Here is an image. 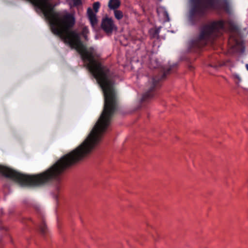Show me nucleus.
Listing matches in <instances>:
<instances>
[{"label": "nucleus", "instance_id": "1", "mask_svg": "<svg viewBox=\"0 0 248 248\" xmlns=\"http://www.w3.org/2000/svg\"><path fill=\"white\" fill-rule=\"evenodd\" d=\"M30 1L42 11L49 21L53 33L59 36L65 44L77 50L102 90L115 91L114 87L116 76L115 73L95 59V49L93 47L87 48L81 40L79 33L75 31L70 30L75 23L74 16L67 13L62 19L60 14L55 11L54 6L49 2V0Z\"/></svg>", "mask_w": 248, "mask_h": 248}, {"label": "nucleus", "instance_id": "2", "mask_svg": "<svg viewBox=\"0 0 248 248\" xmlns=\"http://www.w3.org/2000/svg\"><path fill=\"white\" fill-rule=\"evenodd\" d=\"M176 66L177 64L175 63L166 68L156 59H150L149 67L153 71L152 78L149 79L146 85L145 92L141 98L142 102L148 101L155 96L156 91L161 86L162 81L170 74L172 69Z\"/></svg>", "mask_w": 248, "mask_h": 248}, {"label": "nucleus", "instance_id": "3", "mask_svg": "<svg viewBox=\"0 0 248 248\" xmlns=\"http://www.w3.org/2000/svg\"><path fill=\"white\" fill-rule=\"evenodd\" d=\"M225 25L223 20H214L202 25L199 35L189 44L190 51H195L220 36L225 30Z\"/></svg>", "mask_w": 248, "mask_h": 248}, {"label": "nucleus", "instance_id": "4", "mask_svg": "<svg viewBox=\"0 0 248 248\" xmlns=\"http://www.w3.org/2000/svg\"><path fill=\"white\" fill-rule=\"evenodd\" d=\"M186 17L189 24L195 26L201 23L210 10L218 9L219 0H188Z\"/></svg>", "mask_w": 248, "mask_h": 248}, {"label": "nucleus", "instance_id": "5", "mask_svg": "<svg viewBox=\"0 0 248 248\" xmlns=\"http://www.w3.org/2000/svg\"><path fill=\"white\" fill-rule=\"evenodd\" d=\"M228 41L233 51L239 53H243L244 52V44L241 38H237L234 35H232Z\"/></svg>", "mask_w": 248, "mask_h": 248}, {"label": "nucleus", "instance_id": "6", "mask_svg": "<svg viewBox=\"0 0 248 248\" xmlns=\"http://www.w3.org/2000/svg\"><path fill=\"white\" fill-rule=\"evenodd\" d=\"M101 27L107 33H111L116 27L111 18L105 17L102 19Z\"/></svg>", "mask_w": 248, "mask_h": 248}, {"label": "nucleus", "instance_id": "7", "mask_svg": "<svg viewBox=\"0 0 248 248\" xmlns=\"http://www.w3.org/2000/svg\"><path fill=\"white\" fill-rule=\"evenodd\" d=\"M225 65L226 66L229 67L230 68V70L232 72V78L234 80L235 83L236 84H238L240 82L242 81V78L240 75L232 71L231 68L234 67V63L232 62L230 60H227L223 62V64L221 65Z\"/></svg>", "mask_w": 248, "mask_h": 248}, {"label": "nucleus", "instance_id": "8", "mask_svg": "<svg viewBox=\"0 0 248 248\" xmlns=\"http://www.w3.org/2000/svg\"><path fill=\"white\" fill-rule=\"evenodd\" d=\"M87 15L92 26H95L97 23L96 14L93 11L91 8H88L87 10Z\"/></svg>", "mask_w": 248, "mask_h": 248}, {"label": "nucleus", "instance_id": "9", "mask_svg": "<svg viewBox=\"0 0 248 248\" xmlns=\"http://www.w3.org/2000/svg\"><path fill=\"white\" fill-rule=\"evenodd\" d=\"M38 230L40 233L43 236L45 237L46 235L48 230L43 217L41 219V222L38 226Z\"/></svg>", "mask_w": 248, "mask_h": 248}, {"label": "nucleus", "instance_id": "10", "mask_svg": "<svg viewBox=\"0 0 248 248\" xmlns=\"http://www.w3.org/2000/svg\"><path fill=\"white\" fill-rule=\"evenodd\" d=\"M121 5L120 0H109L108 2V7L110 10L117 9Z\"/></svg>", "mask_w": 248, "mask_h": 248}, {"label": "nucleus", "instance_id": "11", "mask_svg": "<svg viewBox=\"0 0 248 248\" xmlns=\"http://www.w3.org/2000/svg\"><path fill=\"white\" fill-rule=\"evenodd\" d=\"M114 15L116 19L117 20H121L123 18L124 16L123 13L117 9L114 10Z\"/></svg>", "mask_w": 248, "mask_h": 248}, {"label": "nucleus", "instance_id": "12", "mask_svg": "<svg viewBox=\"0 0 248 248\" xmlns=\"http://www.w3.org/2000/svg\"><path fill=\"white\" fill-rule=\"evenodd\" d=\"M100 6V3L99 2H95L93 4V9L95 13H97Z\"/></svg>", "mask_w": 248, "mask_h": 248}, {"label": "nucleus", "instance_id": "13", "mask_svg": "<svg viewBox=\"0 0 248 248\" xmlns=\"http://www.w3.org/2000/svg\"><path fill=\"white\" fill-rule=\"evenodd\" d=\"M223 7L224 9L227 11L229 12L230 10L229 4L227 0H223Z\"/></svg>", "mask_w": 248, "mask_h": 248}, {"label": "nucleus", "instance_id": "14", "mask_svg": "<svg viewBox=\"0 0 248 248\" xmlns=\"http://www.w3.org/2000/svg\"><path fill=\"white\" fill-rule=\"evenodd\" d=\"M72 1L74 6H78L82 4L81 0H72Z\"/></svg>", "mask_w": 248, "mask_h": 248}, {"label": "nucleus", "instance_id": "15", "mask_svg": "<svg viewBox=\"0 0 248 248\" xmlns=\"http://www.w3.org/2000/svg\"><path fill=\"white\" fill-rule=\"evenodd\" d=\"M89 33V30L87 27H84L81 31V35H84L87 34Z\"/></svg>", "mask_w": 248, "mask_h": 248}, {"label": "nucleus", "instance_id": "16", "mask_svg": "<svg viewBox=\"0 0 248 248\" xmlns=\"http://www.w3.org/2000/svg\"><path fill=\"white\" fill-rule=\"evenodd\" d=\"M231 27L236 32H238L239 31V28L236 25H231Z\"/></svg>", "mask_w": 248, "mask_h": 248}, {"label": "nucleus", "instance_id": "17", "mask_svg": "<svg viewBox=\"0 0 248 248\" xmlns=\"http://www.w3.org/2000/svg\"><path fill=\"white\" fill-rule=\"evenodd\" d=\"M153 31H154V33H153V37H155L156 36L158 35V34H159V29H155V30H154Z\"/></svg>", "mask_w": 248, "mask_h": 248}, {"label": "nucleus", "instance_id": "18", "mask_svg": "<svg viewBox=\"0 0 248 248\" xmlns=\"http://www.w3.org/2000/svg\"><path fill=\"white\" fill-rule=\"evenodd\" d=\"M164 16H165V17L167 18L166 21H169L170 19H169V14H168V13L167 12H165Z\"/></svg>", "mask_w": 248, "mask_h": 248}, {"label": "nucleus", "instance_id": "19", "mask_svg": "<svg viewBox=\"0 0 248 248\" xmlns=\"http://www.w3.org/2000/svg\"><path fill=\"white\" fill-rule=\"evenodd\" d=\"M84 38V39L86 40V41H88V37H87V35L86 34V35H82Z\"/></svg>", "mask_w": 248, "mask_h": 248}, {"label": "nucleus", "instance_id": "20", "mask_svg": "<svg viewBox=\"0 0 248 248\" xmlns=\"http://www.w3.org/2000/svg\"><path fill=\"white\" fill-rule=\"evenodd\" d=\"M210 66L211 67H213L216 68L217 67V65H211Z\"/></svg>", "mask_w": 248, "mask_h": 248}, {"label": "nucleus", "instance_id": "21", "mask_svg": "<svg viewBox=\"0 0 248 248\" xmlns=\"http://www.w3.org/2000/svg\"><path fill=\"white\" fill-rule=\"evenodd\" d=\"M246 67L247 69L248 70V64H247L246 65Z\"/></svg>", "mask_w": 248, "mask_h": 248}, {"label": "nucleus", "instance_id": "22", "mask_svg": "<svg viewBox=\"0 0 248 248\" xmlns=\"http://www.w3.org/2000/svg\"><path fill=\"white\" fill-rule=\"evenodd\" d=\"M152 237H153V238L155 239V240H156L155 238H154V236L153 235V234H152Z\"/></svg>", "mask_w": 248, "mask_h": 248}, {"label": "nucleus", "instance_id": "23", "mask_svg": "<svg viewBox=\"0 0 248 248\" xmlns=\"http://www.w3.org/2000/svg\"><path fill=\"white\" fill-rule=\"evenodd\" d=\"M147 225L148 226H149V227H150V225H149V224H147ZM151 227H152V226H151Z\"/></svg>", "mask_w": 248, "mask_h": 248}]
</instances>
